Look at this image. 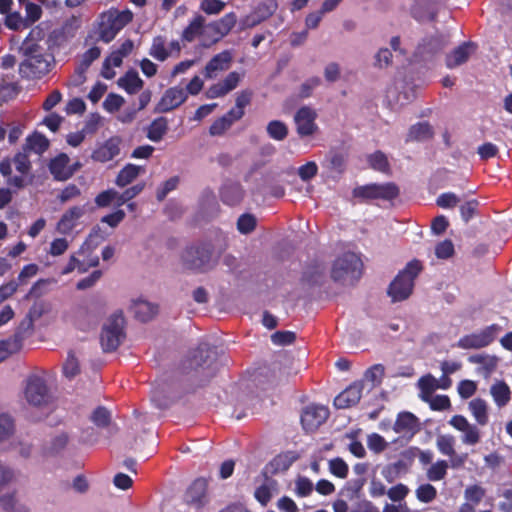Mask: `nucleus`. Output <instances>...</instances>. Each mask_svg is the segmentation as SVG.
<instances>
[{
	"mask_svg": "<svg viewBox=\"0 0 512 512\" xmlns=\"http://www.w3.org/2000/svg\"><path fill=\"white\" fill-rule=\"evenodd\" d=\"M214 352L207 343L199 344L189 351L178 367V373L184 377L182 393H192L205 386L214 375L212 355Z\"/></svg>",
	"mask_w": 512,
	"mask_h": 512,
	"instance_id": "nucleus-1",
	"label": "nucleus"
},
{
	"mask_svg": "<svg viewBox=\"0 0 512 512\" xmlns=\"http://www.w3.org/2000/svg\"><path fill=\"white\" fill-rule=\"evenodd\" d=\"M133 17V12L128 8L119 10L111 7L101 12L96 22L97 39L110 43L124 27L132 22Z\"/></svg>",
	"mask_w": 512,
	"mask_h": 512,
	"instance_id": "nucleus-2",
	"label": "nucleus"
},
{
	"mask_svg": "<svg viewBox=\"0 0 512 512\" xmlns=\"http://www.w3.org/2000/svg\"><path fill=\"white\" fill-rule=\"evenodd\" d=\"M422 270V262L413 259L398 272L387 289V294L392 302H401L410 297L414 289V281Z\"/></svg>",
	"mask_w": 512,
	"mask_h": 512,
	"instance_id": "nucleus-3",
	"label": "nucleus"
},
{
	"mask_svg": "<svg viewBox=\"0 0 512 512\" xmlns=\"http://www.w3.org/2000/svg\"><path fill=\"white\" fill-rule=\"evenodd\" d=\"M181 261L186 269L206 272L217 262V259H214V246L208 241L193 243L185 248Z\"/></svg>",
	"mask_w": 512,
	"mask_h": 512,
	"instance_id": "nucleus-4",
	"label": "nucleus"
},
{
	"mask_svg": "<svg viewBox=\"0 0 512 512\" xmlns=\"http://www.w3.org/2000/svg\"><path fill=\"white\" fill-rule=\"evenodd\" d=\"M25 50L26 58L19 66V72L23 77L40 79L51 70L54 61L51 54L40 52L36 44Z\"/></svg>",
	"mask_w": 512,
	"mask_h": 512,
	"instance_id": "nucleus-5",
	"label": "nucleus"
},
{
	"mask_svg": "<svg viewBox=\"0 0 512 512\" xmlns=\"http://www.w3.org/2000/svg\"><path fill=\"white\" fill-rule=\"evenodd\" d=\"M363 263L353 252H345L335 259L331 268V278L334 282L350 280L353 284L362 275Z\"/></svg>",
	"mask_w": 512,
	"mask_h": 512,
	"instance_id": "nucleus-6",
	"label": "nucleus"
},
{
	"mask_svg": "<svg viewBox=\"0 0 512 512\" xmlns=\"http://www.w3.org/2000/svg\"><path fill=\"white\" fill-rule=\"evenodd\" d=\"M125 318L121 311L114 313L108 320V323L102 328L100 343L103 352H114L125 339Z\"/></svg>",
	"mask_w": 512,
	"mask_h": 512,
	"instance_id": "nucleus-7",
	"label": "nucleus"
},
{
	"mask_svg": "<svg viewBox=\"0 0 512 512\" xmlns=\"http://www.w3.org/2000/svg\"><path fill=\"white\" fill-rule=\"evenodd\" d=\"M400 194L398 186L393 182H386L382 184L371 183L363 186H358L353 189L352 195L364 201L369 200H385L392 201Z\"/></svg>",
	"mask_w": 512,
	"mask_h": 512,
	"instance_id": "nucleus-8",
	"label": "nucleus"
},
{
	"mask_svg": "<svg viewBox=\"0 0 512 512\" xmlns=\"http://www.w3.org/2000/svg\"><path fill=\"white\" fill-rule=\"evenodd\" d=\"M502 327L499 324H491L484 329L464 335L457 342V347L461 349H481L489 346L495 341Z\"/></svg>",
	"mask_w": 512,
	"mask_h": 512,
	"instance_id": "nucleus-9",
	"label": "nucleus"
},
{
	"mask_svg": "<svg viewBox=\"0 0 512 512\" xmlns=\"http://www.w3.org/2000/svg\"><path fill=\"white\" fill-rule=\"evenodd\" d=\"M236 22V14L234 12H230L225 14L222 18L207 24L205 31L206 34H208V37L206 43H204V47H210L228 35L236 25Z\"/></svg>",
	"mask_w": 512,
	"mask_h": 512,
	"instance_id": "nucleus-10",
	"label": "nucleus"
},
{
	"mask_svg": "<svg viewBox=\"0 0 512 512\" xmlns=\"http://www.w3.org/2000/svg\"><path fill=\"white\" fill-rule=\"evenodd\" d=\"M25 397L33 406L48 404L51 396L45 379L38 375L30 376L25 388Z\"/></svg>",
	"mask_w": 512,
	"mask_h": 512,
	"instance_id": "nucleus-11",
	"label": "nucleus"
},
{
	"mask_svg": "<svg viewBox=\"0 0 512 512\" xmlns=\"http://www.w3.org/2000/svg\"><path fill=\"white\" fill-rule=\"evenodd\" d=\"M328 407L319 404L306 406L301 413V425L305 432H315L328 419Z\"/></svg>",
	"mask_w": 512,
	"mask_h": 512,
	"instance_id": "nucleus-12",
	"label": "nucleus"
},
{
	"mask_svg": "<svg viewBox=\"0 0 512 512\" xmlns=\"http://www.w3.org/2000/svg\"><path fill=\"white\" fill-rule=\"evenodd\" d=\"M2 451L12 450L17 452L20 456L27 458L31 453V446L22 442H11L9 437L13 434L15 425L13 419L2 413Z\"/></svg>",
	"mask_w": 512,
	"mask_h": 512,
	"instance_id": "nucleus-13",
	"label": "nucleus"
},
{
	"mask_svg": "<svg viewBox=\"0 0 512 512\" xmlns=\"http://www.w3.org/2000/svg\"><path fill=\"white\" fill-rule=\"evenodd\" d=\"M187 100V92L180 86H173L165 90L156 104L154 112L167 113L180 107Z\"/></svg>",
	"mask_w": 512,
	"mask_h": 512,
	"instance_id": "nucleus-14",
	"label": "nucleus"
},
{
	"mask_svg": "<svg viewBox=\"0 0 512 512\" xmlns=\"http://www.w3.org/2000/svg\"><path fill=\"white\" fill-rule=\"evenodd\" d=\"M448 43L449 37L443 34L425 37L418 44L415 55L423 60L430 59L440 53Z\"/></svg>",
	"mask_w": 512,
	"mask_h": 512,
	"instance_id": "nucleus-15",
	"label": "nucleus"
},
{
	"mask_svg": "<svg viewBox=\"0 0 512 512\" xmlns=\"http://www.w3.org/2000/svg\"><path fill=\"white\" fill-rule=\"evenodd\" d=\"M121 145L122 138L120 136H111L103 143L96 146L91 153V159L98 163L111 161L120 154Z\"/></svg>",
	"mask_w": 512,
	"mask_h": 512,
	"instance_id": "nucleus-16",
	"label": "nucleus"
},
{
	"mask_svg": "<svg viewBox=\"0 0 512 512\" xmlns=\"http://www.w3.org/2000/svg\"><path fill=\"white\" fill-rule=\"evenodd\" d=\"M316 118L317 114L315 110L308 106H303L297 110L294 121L297 133L300 137L311 136L317 131L318 126L315 123Z\"/></svg>",
	"mask_w": 512,
	"mask_h": 512,
	"instance_id": "nucleus-17",
	"label": "nucleus"
},
{
	"mask_svg": "<svg viewBox=\"0 0 512 512\" xmlns=\"http://www.w3.org/2000/svg\"><path fill=\"white\" fill-rule=\"evenodd\" d=\"M448 423L454 429L463 432L461 440L464 444L473 446L479 443L481 439L480 430L477 426L469 423L463 415L452 416Z\"/></svg>",
	"mask_w": 512,
	"mask_h": 512,
	"instance_id": "nucleus-18",
	"label": "nucleus"
},
{
	"mask_svg": "<svg viewBox=\"0 0 512 512\" xmlns=\"http://www.w3.org/2000/svg\"><path fill=\"white\" fill-rule=\"evenodd\" d=\"M363 383L357 381L349 385L334 398V406L337 409H347L359 403L362 397Z\"/></svg>",
	"mask_w": 512,
	"mask_h": 512,
	"instance_id": "nucleus-19",
	"label": "nucleus"
},
{
	"mask_svg": "<svg viewBox=\"0 0 512 512\" xmlns=\"http://www.w3.org/2000/svg\"><path fill=\"white\" fill-rule=\"evenodd\" d=\"M12 168L9 160H2V176L8 177V188H2V208L12 200V195L18 189L23 188L25 179L22 176H11Z\"/></svg>",
	"mask_w": 512,
	"mask_h": 512,
	"instance_id": "nucleus-20",
	"label": "nucleus"
},
{
	"mask_svg": "<svg viewBox=\"0 0 512 512\" xmlns=\"http://www.w3.org/2000/svg\"><path fill=\"white\" fill-rule=\"evenodd\" d=\"M233 60L231 51L224 50L214 55L204 68V76L206 79H213L219 72L229 69Z\"/></svg>",
	"mask_w": 512,
	"mask_h": 512,
	"instance_id": "nucleus-21",
	"label": "nucleus"
},
{
	"mask_svg": "<svg viewBox=\"0 0 512 512\" xmlns=\"http://www.w3.org/2000/svg\"><path fill=\"white\" fill-rule=\"evenodd\" d=\"M208 482L205 478L195 479L186 491V502L196 508H201L206 503Z\"/></svg>",
	"mask_w": 512,
	"mask_h": 512,
	"instance_id": "nucleus-22",
	"label": "nucleus"
},
{
	"mask_svg": "<svg viewBox=\"0 0 512 512\" xmlns=\"http://www.w3.org/2000/svg\"><path fill=\"white\" fill-rule=\"evenodd\" d=\"M474 47L475 46L472 42H464L456 47L453 51L446 55V66L450 69H453L466 63Z\"/></svg>",
	"mask_w": 512,
	"mask_h": 512,
	"instance_id": "nucleus-23",
	"label": "nucleus"
},
{
	"mask_svg": "<svg viewBox=\"0 0 512 512\" xmlns=\"http://www.w3.org/2000/svg\"><path fill=\"white\" fill-rule=\"evenodd\" d=\"M68 163L69 157L65 153L59 154L50 161L49 170L55 180L66 181L72 177L73 170L67 167Z\"/></svg>",
	"mask_w": 512,
	"mask_h": 512,
	"instance_id": "nucleus-24",
	"label": "nucleus"
},
{
	"mask_svg": "<svg viewBox=\"0 0 512 512\" xmlns=\"http://www.w3.org/2000/svg\"><path fill=\"white\" fill-rule=\"evenodd\" d=\"M244 197V189L238 182H227L220 189V199L224 204L235 206Z\"/></svg>",
	"mask_w": 512,
	"mask_h": 512,
	"instance_id": "nucleus-25",
	"label": "nucleus"
},
{
	"mask_svg": "<svg viewBox=\"0 0 512 512\" xmlns=\"http://www.w3.org/2000/svg\"><path fill=\"white\" fill-rule=\"evenodd\" d=\"M26 331L24 327L19 325L12 335L2 339V361L5 357L20 351Z\"/></svg>",
	"mask_w": 512,
	"mask_h": 512,
	"instance_id": "nucleus-26",
	"label": "nucleus"
},
{
	"mask_svg": "<svg viewBox=\"0 0 512 512\" xmlns=\"http://www.w3.org/2000/svg\"><path fill=\"white\" fill-rule=\"evenodd\" d=\"M205 18L202 15H197L183 30L182 39L187 42H192L197 36L202 37V45L206 43L208 34H206Z\"/></svg>",
	"mask_w": 512,
	"mask_h": 512,
	"instance_id": "nucleus-27",
	"label": "nucleus"
},
{
	"mask_svg": "<svg viewBox=\"0 0 512 512\" xmlns=\"http://www.w3.org/2000/svg\"><path fill=\"white\" fill-rule=\"evenodd\" d=\"M84 215V208L73 206L69 208L57 223V229L62 234H67L75 227L77 220Z\"/></svg>",
	"mask_w": 512,
	"mask_h": 512,
	"instance_id": "nucleus-28",
	"label": "nucleus"
},
{
	"mask_svg": "<svg viewBox=\"0 0 512 512\" xmlns=\"http://www.w3.org/2000/svg\"><path fill=\"white\" fill-rule=\"evenodd\" d=\"M418 418L411 412L398 414L393 429L396 433H415L418 430Z\"/></svg>",
	"mask_w": 512,
	"mask_h": 512,
	"instance_id": "nucleus-29",
	"label": "nucleus"
},
{
	"mask_svg": "<svg viewBox=\"0 0 512 512\" xmlns=\"http://www.w3.org/2000/svg\"><path fill=\"white\" fill-rule=\"evenodd\" d=\"M299 459V454L296 451H286L274 457L270 463L271 473L287 471L291 465Z\"/></svg>",
	"mask_w": 512,
	"mask_h": 512,
	"instance_id": "nucleus-30",
	"label": "nucleus"
},
{
	"mask_svg": "<svg viewBox=\"0 0 512 512\" xmlns=\"http://www.w3.org/2000/svg\"><path fill=\"white\" fill-rule=\"evenodd\" d=\"M325 274V267L322 263L314 261L305 267L301 281L309 286L319 285Z\"/></svg>",
	"mask_w": 512,
	"mask_h": 512,
	"instance_id": "nucleus-31",
	"label": "nucleus"
},
{
	"mask_svg": "<svg viewBox=\"0 0 512 512\" xmlns=\"http://www.w3.org/2000/svg\"><path fill=\"white\" fill-rule=\"evenodd\" d=\"M117 84L128 94L132 95L142 89L144 82L136 71L129 70L117 80Z\"/></svg>",
	"mask_w": 512,
	"mask_h": 512,
	"instance_id": "nucleus-32",
	"label": "nucleus"
},
{
	"mask_svg": "<svg viewBox=\"0 0 512 512\" xmlns=\"http://www.w3.org/2000/svg\"><path fill=\"white\" fill-rule=\"evenodd\" d=\"M134 316L141 322H148L158 313V306L148 301L138 300L133 304Z\"/></svg>",
	"mask_w": 512,
	"mask_h": 512,
	"instance_id": "nucleus-33",
	"label": "nucleus"
},
{
	"mask_svg": "<svg viewBox=\"0 0 512 512\" xmlns=\"http://www.w3.org/2000/svg\"><path fill=\"white\" fill-rule=\"evenodd\" d=\"M167 131L168 120L167 118L160 116L150 123L147 128L146 137L153 142H159L163 139Z\"/></svg>",
	"mask_w": 512,
	"mask_h": 512,
	"instance_id": "nucleus-34",
	"label": "nucleus"
},
{
	"mask_svg": "<svg viewBox=\"0 0 512 512\" xmlns=\"http://www.w3.org/2000/svg\"><path fill=\"white\" fill-rule=\"evenodd\" d=\"M469 410L479 425L485 426L488 423V407L484 399L475 398L471 400L469 402Z\"/></svg>",
	"mask_w": 512,
	"mask_h": 512,
	"instance_id": "nucleus-35",
	"label": "nucleus"
},
{
	"mask_svg": "<svg viewBox=\"0 0 512 512\" xmlns=\"http://www.w3.org/2000/svg\"><path fill=\"white\" fill-rule=\"evenodd\" d=\"M49 148V140L41 133L34 132L26 138L23 149L27 152L34 151L37 154L44 153Z\"/></svg>",
	"mask_w": 512,
	"mask_h": 512,
	"instance_id": "nucleus-36",
	"label": "nucleus"
},
{
	"mask_svg": "<svg viewBox=\"0 0 512 512\" xmlns=\"http://www.w3.org/2000/svg\"><path fill=\"white\" fill-rule=\"evenodd\" d=\"M433 130L428 122H419L412 125L407 134L406 141H423L432 138Z\"/></svg>",
	"mask_w": 512,
	"mask_h": 512,
	"instance_id": "nucleus-37",
	"label": "nucleus"
},
{
	"mask_svg": "<svg viewBox=\"0 0 512 512\" xmlns=\"http://www.w3.org/2000/svg\"><path fill=\"white\" fill-rule=\"evenodd\" d=\"M141 171V167L134 164H126L117 174L115 184L119 187H125L132 183Z\"/></svg>",
	"mask_w": 512,
	"mask_h": 512,
	"instance_id": "nucleus-38",
	"label": "nucleus"
},
{
	"mask_svg": "<svg viewBox=\"0 0 512 512\" xmlns=\"http://www.w3.org/2000/svg\"><path fill=\"white\" fill-rule=\"evenodd\" d=\"M166 391L167 387L164 384H158L152 391L151 400L159 409L169 408L174 402V399L180 397V394L173 397L167 396Z\"/></svg>",
	"mask_w": 512,
	"mask_h": 512,
	"instance_id": "nucleus-39",
	"label": "nucleus"
},
{
	"mask_svg": "<svg viewBox=\"0 0 512 512\" xmlns=\"http://www.w3.org/2000/svg\"><path fill=\"white\" fill-rule=\"evenodd\" d=\"M491 395L499 407H503L508 404L511 399V391L507 383L499 381L492 385Z\"/></svg>",
	"mask_w": 512,
	"mask_h": 512,
	"instance_id": "nucleus-40",
	"label": "nucleus"
},
{
	"mask_svg": "<svg viewBox=\"0 0 512 512\" xmlns=\"http://www.w3.org/2000/svg\"><path fill=\"white\" fill-rule=\"evenodd\" d=\"M418 386L421 400L427 403L433 397V392L438 388V382L431 374H428L419 379Z\"/></svg>",
	"mask_w": 512,
	"mask_h": 512,
	"instance_id": "nucleus-41",
	"label": "nucleus"
},
{
	"mask_svg": "<svg viewBox=\"0 0 512 512\" xmlns=\"http://www.w3.org/2000/svg\"><path fill=\"white\" fill-rule=\"evenodd\" d=\"M367 160L372 169L384 174H390V163L387 156L382 151H375L368 156Z\"/></svg>",
	"mask_w": 512,
	"mask_h": 512,
	"instance_id": "nucleus-42",
	"label": "nucleus"
},
{
	"mask_svg": "<svg viewBox=\"0 0 512 512\" xmlns=\"http://www.w3.org/2000/svg\"><path fill=\"white\" fill-rule=\"evenodd\" d=\"M47 310V305L43 301H35L30 307L27 318L20 325L27 331L33 328V322L39 319Z\"/></svg>",
	"mask_w": 512,
	"mask_h": 512,
	"instance_id": "nucleus-43",
	"label": "nucleus"
},
{
	"mask_svg": "<svg viewBox=\"0 0 512 512\" xmlns=\"http://www.w3.org/2000/svg\"><path fill=\"white\" fill-rule=\"evenodd\" d=\"M365 483L366 479L364 477L349 480L341 489L340 494L346 496L349 500L357 499L360 497Z\"/></svg>",
	"mask_w": 512,
	"mask_h": 512,
	"instance_id": "nucleus-44",
	"label": "nucleus"
},
{
	"mask_svg": "<svg viewBox=\"0 0 512 512\" xmlns=\"http://www.w3.org/2000/svg\"><path fill=\"white\" fill-rule=\"evenodd\" d=\"M105 239V235L99 226H95L92 228L85 242L81 245L77 254L83 255L86 250L94 249L97 247L103 240Z\"/></svg>",
	"mask_w": 512,
	"mask_h": 512,
	"instance_id": "nucleus-45",
	"label": "nucleus"
},
{
	"mask_svg": "<svg viewBox=\"0 0 512 512\" xmlns=\"http://www.w3.org/2000/svg\"><path fill=\"white\" fill-rule=\"evenodd\" d=\"M149 54L154 59L161 62L165 61L169 57V51L166 49L165 37L159 35L153 38Z\"/></svg>",
	"mask_w": 512,
	"mask_h": 512,
	"instance_id": "nucleus-46",
	"label": "nucleus"
},
{
	"mask_svg": "<svg viewBox=\"0 0 512 512\" xmlns=\"http://www.w3.org/2000/svg\"><path fill=\"white\" fill-rule=\"evenodd\" d=\"M2 509L6 512H29L28 507L15 498L14 492L2 494Z\"/></svg>",
	"mask_w": 512,
	"mask_h": 512,
	"instance_id": "nucleus-47",
	"label": "nucleus"
},
{
	"mask_svg": "<svg viewBox=\"0 0 512 512\" xmlns=\"http://www.w3.org/2000/svg\"><path fill=\"white\" fill-rule=\"evenodd\" d=\"M267 133L270 138L282 141L288 135L287 125L280 120H272L267 125Z\"/></svg>",
	"mask_w": 512,
	"mask_h": 512,
	"instance_id": "nucleus-48",
	"label": "nucleus"
},
{
	"mask_svg": "<svg viewBox=\"0 0 512 512\" xmlns=\"http://www.w3.org/2000/svg\"><path fill=\"white\" fill-rule=\"evenodd\" d=\"M448 463L445 460H438L433 463L427 470L426 476L430 481H440L447 475Z\"/></svg>",
	"mask_w": 512,
	"mask_h": 512,
	"instance_id": "nucleus-49",
	"label": "nucleus"
},
{
	"mask_svg": "<svg viewBox=\"0 0 512 512\" xmlns=\"http://www.w3.org/2000/svg\"><path fill=\"white\" fill-rule=\"evenodd\" d=\"M416 498L422 503H431L437 497L436 488L429 483L421 484L415 490Z\"/></svg>",
	"mask_w": 512,
	"mask_h": 512,
	"instance_id": "nucleus-50",
	"label": "nucleus"
},
{
	"mask_svg": "<svg viewBox=\"0 0 512 512\" xmlns=\"http://www.w3.org/2000/svg\"><path fill=\"white\" fill-rule=\"evenodd\" d=\"M329 471L337 478L345 479L349 473L348 464L340 457L330 459L328 462Z\"/></svg>",
	"mask_w": 512,
	"mask_h": 512,
	"instance_id": "nucleus-51",
	"label": "nucleus"
},
{
	"mask_svg": "<svg viewBox=\"0 0 512 512\" xmlns=\"http://www.w3.org/2000/svg\"><path fill=\"white\" fill-rule=\"evenodd\" d=\"M329 170L342 174L346 168V159L342 153L330 152L326 158Z\"/></svg>",
	"mask_w": 512,
	"mask_h": 512,
	"instance_id": "nucleus-52",
	"label": "nucleus"
},
{
	"mask_svg": "<svg viewBox=\"0 0 512 512\" xmlns=\"http://www.w3.org/2000/svg\"><path fill=\"white\" fill-rule=\"evenodd\" d=\"M13 163L15 165L16 171H18L24 178L26 174L31 170V162L29 160L28 152L22 149V151L18 152L14 158Z\"/></svg>",
	"mask_w": 512,
	"mask_h": 512,
	"instance_id": "nucleus-53",
	"label": "nucleus"
},
{
	"mask_svg": "<svg viewBox=\"0 0 512 512\" xmlns=\"http://www.w3.org/2000/svg\"><path fill=\"white\" fill-rule=\"evenodd\" d=\"M454 444L455 439L452 435H441L436 440V446L440 453L450 457H453L456 454Z\"/></svg>",
	"mask_w": 512,
	"mask_h": 512,
	"instance_id": "nucleus-54",
	"label": "nucleus"
},
{
	"mask_svg": "<svg viewBox=\"0 0 512 512\" xmlns=\"http://www.w3.org/2000/svg\"><path fill=\"white\" fill-rule=\"evenodd\" d=\"M62 370L64 376L68 379H72L79 374V362L72 351L68 353L67 359L63 364Z\"/></svg>",
	"mask_w": 512,
	"mask_h": 512,
	"instance_id": "nucleus-55",
	"label": "nucleus"
},
{
	"mask_svg": "<svg viewBox=\"0 0 512 512\" xmlns=\"http://www.w3.org/2000/svg\"><path fill=\"white\" fill-rule=\"evenodd\" d=\"M144 187V183H138L132 187L127 188L122 193H118L117 206L120 207L127 203L128 201H130L131 199L135 198L138 194L142 192Z\"/></svg>",
	"mask_w": 512,
	"mask_h": 512,
	"instance_id": "nucleus-56",
	"label": "nucleus"
},
{
	"mask_svg": "<svg viewBox=\"0 0 512 512\" xmlns=\"http://www.w3.org/2000/svg\"><path fill=\"white\" fill-rule=\"evenodd\" d=\"M256 227V218L252 214H242L237 221V229L242 234L251 233Z\"/></svg>",
	"mask_w": 512,
	"mask_h": 512,
	"instance_id": "nucleus-57",
	"label": "nucleus"
},
{
	"mask_svg": "<svg viewBox=\"0 0 512 512\" xmlns=\"http://www.w3.org/2000/svg\"><path fill=\"white\" fill-rule=\"evenodd\" d=\"M117 196L118 192L116 190L107 189L95 197V204L100 208L108 207L112 202L117 205Z\"/></svg>",
	"mask_w": 512,
	"mask_h": 512,
	"instance_id": "nucleus-58",
	"label": "nucleus"
},
{
	"mask_svg": "<svg viewBox=\"0 0 512 512\" xmlns=\"http://www.w3.org/2000/svg\"><path fill=\"white\" fill-rule=\"evenodd\" d=\"M91 420L98 427H107L110 423L111 415L105 407L99 406L93 411Z\"/></svg>",
	"mask_w": 512,
	"mask_h": 512,
	"instance_id": "nucleus-59",
	"label": "nucleus"
},
{
	"mask_svg": "<svg viewBox=\"0 0 512 512\" xmlns=\"http://www.w3.org/2000/svg\"><path fill=\"white\" fill-rule=\"evenodd\" d=\"M460 203V198L453 192L440 194L436 199L437 206L444 209L455 208Z\"/></svg>",
	"mask_w": 512,
	"mask_h": 512,
	"instance_id": "nucleus-60",
	"label": "nucleus"
},
{
	"mask_svg": "<svg viewBox=\"0 0 512 512\" xmlns=\"http://www.w3.org/2000/svg\"><path fill=\"white\" fill-rule=\"evenodd\" d=\"M385 368L382 364H374L368 368L364 374V378L374 385H379L384 377Z\"/></svg>",
	"mask_w": 512,
	"mask_h": 512,
	"instance_id": "nucleus-61",
	"label": "nucleus"
},
{
	"mask_svg": "<svg viewBox=\"0 0 512 512\" xmlns=\"http://www.w3.org/2000/svg\"><path fill=\"white\" fill-rule=\"evenodd\" d=\"M479 202L472 199L460 205V214L465 223L469 222L477 213Z\"/></svg>",
	"mask_w": 512,
	"mask_h": 512,
	"instance_id": "nucleus-62",
	"label": "nucleus"
},
{
	"mask_svg": "<svg viewBox=\"0 0 512 512\" xmlns=\"http://www.w3.org/2000/svg\"><path fill=\"white\" fill-rule=\"evenodd\" d=\"M464 495L467 501L478 505L485 496V489L477 484L470 485L465 489Z\"/></svg>",
	"mask_w": 512,
	"mask_h": 512,
	"instance_id": "nucleus-63",
	"label": "nucleus"
},
{
	"mask_svg": "<svg viewBox=\"0 0 512 512\" xmlns=\"http://www.w3.org/2000/svg\"><path fill=\"white\" fill-rule=\"evenodd\" d=\"M296 340V334L292 331H276L271 336V341L275 345L286 346L293 344Z\"/></svg>",
	"mask_w": 512,
	"mask_h": 512,
	"instance_id": "nucleus-64",
	"label": "nucleus"
}]
</instances>
